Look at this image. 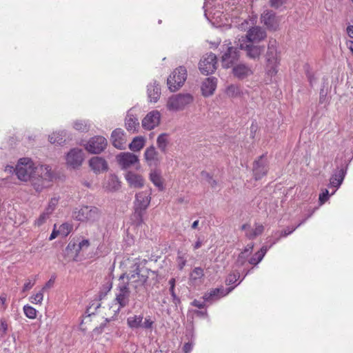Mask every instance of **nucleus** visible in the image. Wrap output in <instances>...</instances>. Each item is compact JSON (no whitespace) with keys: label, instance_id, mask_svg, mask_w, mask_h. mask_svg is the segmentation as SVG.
Here are the masks:
<instances>
[{"label":"nucleus","instance_id":"nucleus-44","mask_svg":"<svg viewBox=\"0 0 353 353\" xmlns=\"http://www.w3.org/2000/svg\"><path fill=\"white\" fill-rule=\"evenodd\" d=\"M154 321L150 316H147L144 318V321L141 323V327L149 331L152 332L154 327Z\"/></svg>","mask_w":353,"mask_h":353},{"label":"nucleus","instance_id":"nucleus-27","mask_svg":"<svg viewBox=\"0 0 353 353\" xmlns=\"http://www.w3.org/2000/svg\"><path fill=\"white\" fill-rule=\"evenodd\" d=\"M125 126L126 130L130 132H137L139 127V122L137 117L132 113V110H129L127 113L125 119Z\"/></svg>","mask_w":353,"mask_h":353},{"label":"nucleus","instance_id":"nucleus-12","mask_svg":"<svg viewBox=\"0 0 353 353\" xmlns=\"http://www.w3.org/2000/svg\"><path fill=\"white\" fill-rule=\"evenodd\" d=\"M199 70L203 74L213 73L216 69V57L210 52L205 54L199 62Z\"/></svg>","mask_w":353,"mask_h":353},{"label":"nucleus","instance_id":"nucleus-13","mask_svg":"<svg viewBox=\"0 0 353 353\" xmlns=\"http://www.w3.org/2000/svg\"><path fill=\"white\" fill-rule=\"evenodd\" d=\"M107 140L102 136H95L89 139L84 145L85 149L92 154H99L105 150Z\"/></svg>","mask_w":353,"mask_h":353},{"label":"nucleus","instance_id":"nucleus-46","mask_svg":"<svg viewBox=\"0 0 353 353\" xmlns=\"http://www.w3.org/2000/svg\"><path fill=\"white\" fill-rule=\"evenodd\" d=\"M240 278V273L238 271H234L227 276L225 279V283L227 285L234 284L239 281Z\"/></svg>","mask_w":353,"mask_h":353},{"label":"nucleus","instance_id":"nucleus-48","mask_svg":"<svg viewBox=\"0 0 353 353\" xmlns=\"http://www.w3.org/2000/svg\"><path fill=\"white\" fill-rule=\"evenodd\" d=\"M50 214L46 212L43 211V213L40 214L38 219L34 221V225L37 227H40L43 225L47 220L50 218Z\"/></svg>","mask_w":353,"mask_h":353},{"label":"nucleus","instance_id":"nucleus-31","mask_svg":"<svg viewBox=\"0 0 353 353\" xmlns=\"http://www.w3.org/2000/svg\"><path fill=\"white\" fill-rule=\"evenodd\" d=\"M65 130H58L49 135L48 139L51 143L61 145L65 141Z\"/></svg>","mask_w":353,"mask_h":353},{"label":"nucleus","instance_id":"nucleus-51","mask_svg":"<svg viewBox=\"0 0 353 353\" xmlns=\"http://www.w3.org/2000/svg\"><path fill=\"white\" fill-rule=\"evenodd\" d=\"M71 228L72 227L70 224L66 223H63L59 226V232L63 236H67L69 234Z\"/></svg>","mask_w":353,"mask_h":353},{"label":"nucleus","instance_id":"nucleus-9","mask_svg":"<svg viewBox=\"0 0 353 353\" xmlns=\"http://www.w3.org/2000/svg\"><path fill=\"white\" fill-rule=\"evenodd\" d=\"M267 37L266 32L259 26H254L250 28L245 36H242L238 41L247 43H260Z\"/></svg>","mask_w":353,"mask_h":353},{"label":"nucleus","instance_id":"nucleus-59","mask_svg":"<svg viewBox=\"0 0 353 353\" xmlns=\"http://www.w3.org/2000/svg\"><path fill=\"white\" fill-rule=\"evenodd\" d=\"M206 301H205L203 300V301H199V300H194L192 302V305L194 307H196L198 308H203L205 307V303Z\"/></svg>","mask_w":353,"mask_h":353},{"label":"nucleus","instance_id":"nucleus-37","mask_svg":"<svg viewBox=\"0 0 353 353\" xmlns=\"http://www.w3.org/2000/svg\"><path fill=\"white\" fill-rule=\"evenodd\" d=\"M256 19L252 18V19H240L239 22H236V28L241 30V31H245L248 30L250 28H252L253 27L252 26L255 23Z\"/></svg>","mask_w":353,"mask_h":353},{"label":"nucleus","instance_id":"nucleus-22","mask_svg":"<svg viewBox=\"0 0 353 353\" xmlns=\"http://www.w3.org/2000/svg\"><path fill=\"white\" fill-rule=\"evenodd\" d=\"M111 141L112 145L117 149H125L126 137L124 131L121 128H117L112 132Z\"/></svg>","mask_w":353,"mask_h":353},{"label":"nucleus","instance_id":"nucleus-49","mask_svg":"<svg viewBox=\"0 0 353 353\" xmlns=\"http://www.w3.org/2000/svg\"><path fill=\"white\" fill-rule=\"evenodd\" d=\"M203 276V270L201 268H195L190 274V279L192 281H196L198 279H201Z\"/></svg>","mask_w":353,"mask_h":353},{"label":"nucleus","instance_id":"nucleus-17","mask_svg":"<svg viewBox=\"0 0 353 353\" xmlns=\"http://www.w3.org/2000/svg\"><path fill=\"white\" fill-rule=\"evenodd\" d=\"M160 119V112L158 110H152L148 113L142 120V126L145 130H152L159 124Z\"/></svg>","mask_w":353,"mask_h":353},{"label":"nucleus","instance_id":"nucleus-34","mask_svg":"<svg viewBox=\"0 0 353 353\" xmlns=\"http://www.w3.org/2000/svg\"><path fill=\"white\" fill-rule=\"evenodd\" d=\"M143 320V316L142 314L132 315L127 319V325L132 330L141 328Z\"/></svg>","mask_w":353,"mask_h":353},{"label":"nucleus","instance_id":"nucleus-19","mask_svg":"<svg viewBox=\"0 0 353 353\" xmlns=\"http://www.w3.org/2000/svg\"><path fill=\"white\" fill-rule=\"evenodd\" d=\"M144 159L149 166L154 167L159 165L161 161V157L153 145L146 148Z\"/></svg>","mask_w":353,"mask_h":353},{"label":"nucleus","instance_id":"nucleus-15","mask_svg":"<svg viewBox=\"0 0 353 353\" xmlns=\"http://www.w3.org/2000/svg\"><path fill=\"white\" fill-rule=\"evenodd\" d=\"M65 160L68 166L77 168L81 165L84 160V153L81 149L72 148L68 152Z\"/></svg>","mask_w":353,"mask_h":353},{"label":"nucleus","instance_id":"nucleus-62","mask_svg":"<svg viewBox=\"0 0 353 353\" xmlns=\"http://www.w3.org/2000/svg\"><path fill=\"white\" fill-rule=\"evenodd\" d=\"M346 31H347V35L353 39V25H350L347 27V29H346Z\"/></svg>","mask_w":353,"mask_h":353},{"label":"nucleus","instance_id":"nucleus-43","mask_svg":"<svg viewBox=\"0 0 353 353\" xmlns=\"http://www.w3.org/2000/svg\"><path fill=\"white\" fill-rule=\"evenodd\" d=\"M43 293L44 291H43V290L41 289L38 292L32 294L29 297V301L33 304L41 305L44 296Z\"/></svg>","mask_w":353,"mask_h":353},{"label":"nucleus","instance_id":"nucleus-40","mask_svg":"<svg viewBox=\"0 0 353 353\" xmlns=\"http://www.w3.org/2000/svg\"><path fill=\"white\" fill-rule=\"evenodd\" d=\"M90 126L89 121L86 120L77 119L72 123L73 128L80 132H87Z\"/></svg>","mask_w":353,"mask_h":353},{"label":"nucleus","instance_id":"nucleus-1","mask_svg":"<svg viewBox=\"0 0 353 353\" xmlns=\"http://www.w3.org/2000/svg\"><path fill=\"white\" fill-rule=\"evenodd\" d=\"M15 174L22 181H30L34 189L40 192L51 185L54 178L50 166L36 165L31 159L21 158L15 167Z\"/></svg>","mask_w":353,"mask_h":353},{"label":"nucleus","instance_id":"nucleus-16","mask_svg":"<svg viewBox=\"0 0 353 353\" xmlns=\"http://www.w3.org/2000/svg\"><path fill=\"white\" fill-rule=\"evenodd\" d=\"M116 159L119 165L123 170L130 168L139 163V161L136 154L128 152H121L117 156Z\"/></svg>","mask_w":353,"mask_h":353},{"label":"nucleus","instance_id":"nucleus-38","mask_svg":"<svg viewBox=\"0 0 353 353\" xmlns=\"http://www.w3.org/2000/svg\"><path fill=\"white\" fill-rule=\"evenodd\" d=\"M169 143L168 135L165 133H162L157 137V144L159 149L162 152H165L167 150V147Z\"/></svg>","mask_w":353,"mask_h":353},{"label":"nucleus","instance_id":"nucleus-57","mask_svg":"<svg viewBox=\"0 0 353 353\" xmlns=\"http://www.w3.org/2000/svg\"><path fill=\"white\" fill-rule=\"evenodd\" d=\"M90 245V242L88 239H83L80 241L78 244V250L79 251L81 250L87 249Z\"/></svg>","mask_w":353,"mask_h":353},{"label":"nucleus","instance_id":"nucleus-6","mask_svg":"<svg viewBox=\"0 0 353 353\" xmlns=\"http://www.w3.org/2000/svg\"><path fill=\"white\" fill-rule=\"evenodd\" d=\"M101 210L94 206H82L76 208L72 213V217L81 222L93 223L101 217Z\"/></svg>","mask_w":353,"mask_h":353},{"label":"nucleus","instance_id":"nucleus-53","mask_svg":"<svg viewBox=\"0 0 353 353\" xmlns=\"http://www.w3.org/2000/svg\"><path fill=\"white\" fill-rule=\"evenodd\" d=\"M6 301H7V294L6 293H1L0 294V308L3 311H5L8 307Z\"/></svg>","mask_w":353,"mask_h":353},{"label":"nucleus","instance_id":"nucleus-11","mask_svg":"<svg viewBox=\"0 0 353 353\" xmlns=\"http://www.w3.org/2000/svg\"><path fill=\"white\" fill-rule=\"evenodd\" d=\"M231 43H225L222 48L225 51L223 52L222 55V65L225 68H230L233 63L239 59V52L236 48L230 46Z\"/></svg>","mask_w":353,"mask_h":353},{"label":"nucleus","instance_id":"nucleus-58","mask_svg":"<svg viewBox=\"0 0 353 353\" xmlns=\"http://www.w3.org/2000/svg\"><path fill=\"white\" fill-rule=\"evenodd\" d=\"M285 1H286V0H270V6L272 7L278 8L280 6H281Z\"/></svg>","mask_w":353,"mask_h":353},{"label":"nucleus","instance_id":"nucleus-10","mask_svg":"<svg viewBox=\"0 0 353 353\" xmlns=\"http://www.w3.org/2000/svg\"><path fill=\"white\" fill-rule=\"evenodd\" d=\"M150 190H145L137 193L135 196V213L138 214L140 219L142 216L143 212L146 210L150 203Z\"/></svg>","mask_w":353,"mask_h":353},{"label":"nucleus","instance_id":"nucleus-52","mask_svg":"<svg viewBox=\"0 0 353 353\" xmlns=\"http://www.w3.org/2000/svg\"><path fill=\"white\" fill-rule=\"evenodd\" d=\"M329 199V192L327 189L323 190L322 193L319 194V203L320 205L324 204Z\"/></svg>","mask_w":353,"mask_h":353},{"label":"nucleus","instance_id":"nucleus-32","mask_svg":"<svg viewBox=\"0 0 353 353\" xmlns=\"http://www.w3.org/2000/svg\"><path fill=\"white\" fill-rule=\"evenodd\" d=\"M312 213H313V212H312L308 215V216L305 219H304L302 222H301L296 228H292L290 230L288 228V229L283 230L281 232H275V234H274L275 239L274 241H271L270 248L271 246H272L273 245H274L281 238L286 237L288 235L292 234L295 230V229L297 227L300 226L301 224H303L305 221V220L312 214Z\"/></svg>","mask_w":353,"mask_h":353},{"label":"nucleus","instance_id":"nucleus-50","mask_svg":"<svg viewBox=\"0 0 353 353\" xmlns=\"http://www.w3.org/2000/svg\"><path fill=\"white\" fill-rule=\"evenodd\" d=\"M186 261L187 259L185 254L181 252H179L176 258V263L179 270H182L185 267Z\"/></svg>","mask_w":353,"mask_h":353},{"label":"nucleus","instance_id":"nucleus-63","mask_svg":"<svg viewBox=\"0 0 353 353\" xmlns=\"http://www.w3.org/2000/svg\"><path fill=\"white\" fill-rule=\"evenodd\" d=\"M5 172L8 173L15 172V168L12 165H7L5 168Z\"/></svg>","mask_w":353,"mask_h":353},{"label":"nucleus","instance_id":"nucleus-41","mask_svg":"<svg viewBox=\"0 0 353 353\" xmlns=\"http://www.w3.org/2000/svg\"><path fill=\"white\" fill-rule=\"evenodd\" d=\"M241 93V88L237 85H230L226 88L225 94L229 97H237Z\"/></svg>","mask_w":353,"mask_h":353},{"label":"nucleus","instance_id":"nucleus-4","mask_svg":"<svg viewBox=\"0 0 353 353\" xmlns=\"http://www.w3.org/2000/svg\"><path fill=\"white\" fill-rule=\"evenodd\" d=\"M281 58L277 50L276 40H270L265 54V72L267 77H274L279 69Z\"/></svg>","mask_w":353,"mask_h":353},{"label":"nucleus","instance_id":"nucleus-18","mask_svg":"<svg viewBox=\"0 0 353 353\" xmlns=\"http://www.w3.org/2000/svg\"><path fill=\"white\" fill-rule=\"evenodd\" d=\"M261 22L271 30H276L279 25V19L276 17L274 12L265 10L261 14Z\"/></svg>","mask_w":353,"mask_h":353},{"label":"nucleus","instance_id":"nucleus-20","mask_svg":"<svg viewBox=\"0 0 353 353\" xmlns=\"http://www.w3.org/2000/svg\"><path fill=\"white\" fill-rule=\"evenodd\" d=\"M89 165L96 174L105 172L108 169V164L101 157H93L89 160Z\"/></svg>","mask_w":353,"mask_h":353},{"label":"nucleus","instance_id":"nucleus-36","mask_svg":"<svg viewBox=\"0 0 353 353\" xmlns=\"http://www.w3.org/2000/svg\"><path fill=\"white\" fill-rule=\"evenodd\" d=\"M145 139L143 137H134L132 141L129 145V148L131 151L139 152L145 145Z\"/></svg>","mask_w":353,"mask_h":353},{"label":"nucleus","instance_id":"nucleus-7","mask_svg":"<svg viewBox=\"0 0 353 353\" xmlns=\"http://www.w3.org/2000/svg\"><path fill=\"white\" fill-rule=\"evenodd\" d=\"M187 79V70L185 67L179 66L176 68L167 79V84L171 92L178 90Z\"/></svg>","mask_w":353,"mask_h":353},{"label":"nucleus","instance_id":"nucleus-42","mask_svg":"<svg viewBox=\"0 0 353 353\" xmlns=\"http://www.w3.org/2000/svg\"><path fill=\"white\" fill-rule=\"evenodd\" d=\"M59 196H53L50 199V200L48 202V204L47 207L45 208L44 211L46 212L48 214L51 215L53 212L55 210L58 203L59 201Z\"/></svg>","mask_w":353,"mask_h":353},{"label":"nucleus","instance_id":"nucleus-5","mask_svg":"<svg viewBox=\"0 0 353 353\" xmlns=\"http://www.w3.org/2000/svg\"><path fill=\"white\" fill-rule=\"evenodd\" d=\"M193 101V96L189 93L174 94L168 98L166 108L171 112L182 111L192 103Z\"/></svg>","mask_w":353,"mask_h":353},{"label":"nucleus","instance_id":"nucleus-64","mask_svg":"<svg viewBox=\"0 0 353 353\" xmlns=\"http://www.w3.org/2000/svg\"><path fill=\"white\" fill-rule=\"evenodd\" d=\"M59 230L57 231H56L54 229L53 230L52 232L51 233L50 237H49V240L52 241L54 239H55L58 234H59Z\"/></svg>","mask_w":353,"mask_h":353},{"label":"nucleus","instance_id":"nucleus-54","mask_svg":"<svg viewBox=\"0 0 353 353\" xmlns=\"http://www.w3.org/2000/svg\"><path fill=\"white\" fill-rule=\"evenodd\" d=\"M55 279L56 276L52 275L51 278L49 279V281L46 282V284L42 287L41 289L43 290V291L45 292L46 290L51 288L54 285Z\"/></svg>","mask_w":353,"mask_h":353},{"label":"nucleus","instance_id":"nucleus-55","mask_svg":"<svg viewBox=\"0 0 353 353\" xmlns=\"http://www.w3.org/2000/svg\"><path fill=\"white\" fill-rule=\"evenodd\" d=\"M249 255L245 254V253L241 252L238 256L236 264L238 265H243L245 261H247V258Z\"/></svg>","mask_w":353,"mask_h":353},{"label":"nucleus","instance_id":"nucleus-26","mask_svg":"<svg viewBox=\"0 0 353 353\" xmlns=\"http://www.w3.org/2000/svg\"><path fill=\"white\" fill-rule=\"evenodd\" d=\"M268 172L267 162L263 156L254 163L253 173L256 180L261 179Z\"/></svg>","mask_w":353,"mask_h":353},{"label":"nucleus","instance_id":"nucleus-21","mask_svg":"<svg viewBox=\"0 0 353 353\" xmlns=\"http://www.w3.org/2000/svg\"><path fill=\"white\" fill-rule=\"evenodd\" d=\"M346 174V168L344 169L341 168L340 169L336 170L330 177V183L328 185L329 188H335L336 189L331 193V195L334 194L336 190L339 188L341 185L342 184L344 178Z\"/></svg>","mask_w":353,"mask_h":353},{"label":"nucleus","instance_id":"nucleus-56","mask_svg":"<svg viewBox=\"0 0 353 353\" xmlns=\"http://www.w3.org/2000/svg\"><path fill=\"white\" fill-rule=\"evenodd\" d=\"M8 323L7 321L4 319H0V332H1L2 334L4 335L7 333L8 331Z\"/></svg>","mask_w":353,"mask_h":353},{"label":"nucleus","instance_id":"nucleus-29","mask_svg":"<svg viewBox=\"0 0 353 353\" xmlns=\"http://www.w3.org/2000/svg\"><path fill=\"white\" fill-rule=\"evenodd\" d=\"M147 92L150 102L156 103L161 96V89L156 81L148 85Z\"/></svg>","mask_w":353,"mask_h":353},{"label":"nucleus","instance_id":"nucleus-25","mask_svg":"<svg viewBox=\"0 0 353 353\" xmlns=\"http://www.w3.org/2000/svg\"><path fill=\"white\" fill-rule=\"evenodd\" d=\"M217 79L214 77H210L205 79L201 84L202 94L205 97L212 95L216 88Z\"/></svg>","mask_w":353,"mask_h":353},{"label":"nucleus","instance_id":"nucleus-35","mask_svg":"<svg viewBox=\"0 0 353 353\" xmlns=\"http://www.w3.org/2000/svg\"><path fill=\"white\" fill-rule=\"evenodd\" d=\"M269 248L270 246H263L259 252H256L254 255L248 260L249 263L251 265H257L263 259Z\"/></svg>","mask_w":353,"mask_h":353},{"label":"nucleus","instance_id":"nucleus-45","mask_svg":"<svg viewBox=\"0 0 353 353\" xmlns=\"http://www.w3.org/2000/svg\"><path fill=\"white\" fill-rule=\"evenodd\" d=\"M23 312L26 317L30 319H34L37 317V311L33 307L29 305H25L23 306Z\"/></svg>","mask_w":353,"mask_h":353},{"label":"nucleus","instance_id":"nucleus-61","mask_svg":"<svg viewBox=\"0 0 353 353\" xmlns=\"http://www.w3.org/2000/svg\"><path fill=\"white\" fill-rule=\"evenodd\" d=\"M170 292L172 296L173 303L176 305L179 303L180 300L174 292V288H170Z\"/></svg>","mask_w":353,"mask_h":353},{"label":"nucleus","instance_id":"nucleus-24","mask_svg":"<svg viewBox=\"0 0 353 353\" xmlns=\"http://www.w3.org/2000/svg\"><path fill=\"white\" fill-rule=\"evenodd\" d=\"M125 179L130 188H141L144 185L143 177L137 173L128 171L125 174Z\"/></svg>","mask_w":353,"mask_h":353},{"label":"nucleus","instance_id":"nucleus-8","mask_svg":"<svg viewBox=\"0 0 353 353\" xmlns=\"http://www.w3.org/2000/svg\"><path fill=\"white\" fill-rule=\"evenodd\" d=\"M237 45L241 50L245 52L248 58L254 61L259 60L265 50V46L260 43L238 41Z\"/></svg>","mask_w":353,"mask_h":353},{"label":"nucleus","instance_id":"nucleus-14","mask_svg":"<svg viewBox=\"0 0 353 353\" xmlns=\"http://www.w3.org/2000/svg\"><path fill=\"white\" fill-rule=\"evenodd\" d=\"M244 279V277L240 280L234 286L229 287L227 288H219L210 290L209 292L205 293L203 296V299L206 303H212L222 297L225 296L228 294L236 285H238Z\"/></svg>","mask_w":353,"mask_h":353},{"label":"nucleus","instance_id":"nucleus-60","mask_svg":"<svg viewBox=\"0 0 353 353\" xmlns=\"http://www.w3.org/2000/svg\"><path fill=\"white\" fill-rule=\"evenodd\" d=\"M253 248H254V243H250L245 246V248H244V250L242 252L245 253V254L250 255V253L252 252Z\"/></svg>","mask_w":353,"mask_h":353},{"label":"nucleus","instance_id":"nucleus-33","mask_svg":"<svg viewBox=\"0 0 353 353\" xmlns=\"http://www.w3.org/2000/svg\"><path fill=\"white\" fill-rule=\"evenodd\" d=\"M150 179L159 190H163V181L159 171L157 170H152L150 174Z\"/></svg>","mask_w":353,"mask_h":353},{"label":"nucleus","instance_id":"nucleus-28","mask_svg":"<svg viewBox=\"0 0 353 353\" xmlns=\"http://www.w3.org/2000/svg\"><path fill=\"white\" fill-rule=\"evenodd\" d=\"M241 229L245 231V236L248 239H253L263 233L264 227L262 224H256L254 228H252L249 225L244 224Z\"/></svg>","mask_w":353,"mask_h":353},{"label":"nucleus","instance_id":"nucleus-39","mask_svg":"<svg viewBox=\"0 0 353 353\" xmlns=\"http://www.w3.org/2000/svg\"><path fill=\"white\" fill-rule=\"evenodd\" d=\"M186 336L188 337L189 341L185 343L183 346V352L184 353H190L194 347V342L193 340L194 334L192 330H186Z\"/></svg>","mask_w":353,"mask_h":353},{"label":"nucleus","instance_id":"nucleus-47","mask_svg":"<svg viewBox=\"0 0 353 353\" xmlns=\"http://www.w3.org/2000/svg\"><path fill=\"white\" fill-rule=\"evenodd\" d=\"M37 279V276H34L32 279L29 278L26 279L23 286L22 288V292H25L30 290L33 288Z\"/></svg>","mask_w":353,"mask_h":353},{"label":"nucleus","instance_id":"nucleus-30","mask_svg":"<svg viewBox=\"0 0 353 353\" xmlns=\"http://www.w3.org/2000/svg\"><path fill=\"white\" fill-rule=\"evenodd\" d=\"M103 187L108 191H117L121 187V182L116 175L111 174L105 182Z\"/></svg>","mask_w":353,"mask_h":353},{"label":"nucleus","instance_id":"nucleus-3","mask_svg":"<svg viewBox=\"0 0 353 353\" xmlns=\"http://www.w3.org/2000/svg\"><path fill=\"white\" fill-rule=\"evenodd\" d=\"M128 279L127 283H120L117 286L118 292L116 294L115 303L119 305V307L117 312L129 304L130 289L133 288L136 292H138L146 283L148 276L141 274L139 266H137L134 272L128 276Z\"/></svg>","mask_w":353,"mask_h":353},{"label":"nucleus","instance_id":"nucleus-23","mask_svg":"<svg viewBox=\"0 0 353 353\" xmlns=\"http://www.w3.org/2000/svg\"><path fill=\"white\" fill-rule=\"evenodd\" d=\"M234 76L239 79H244L254 73L252 68L245 63H239L232 68Z\"/></svg>","mask_w":353,"mask_h":353},{"label":"nucleus","instance_id":"nucleus-2","mask_svg":"<svg viewBox=\"0 0 353 353\" xmlns=\"http://www.w3.org/2000/svg\"><path fill=\"white\" fill-rule=\"evenodd\" d=\"M234 4L225 3L223 6L222 0H205L203 9L205 17L217 26H231L233 19L237 17L238 11Z\"/></svg>","mask_w":353,"mask_h":353}]
</instances>
